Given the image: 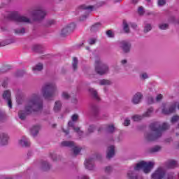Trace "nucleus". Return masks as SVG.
Instances as JSON below:
<instances>
[{"label": "nucleus", "mask_w": 179, "mask_h": 179, "mask_svg": "<svg viewBox=\"0 0 179 179\" xmlns=\"http://www.w3.org/2000/svg\"><path fill=\"white\" fill-rule=\"evenodd\" d=\"M43 108V101L40 99V94H32L27 99L24 110L18 112L20 120H26L27 115L34 113V111H40Z\"/></svg>", "instance_id": "f257e3e1"}, {"label": "nucleus", "mask_w": 179, "mask_h": 179, "mask_svg": "<svg viewBox=\"0 0 179 179\" xmlns=\"http://www.w3.org/2000/svg\"><path fill=\"white\" fill-rule=\"evenodd\" d=\"M150 129L151 131L146 133L145 138L148 142H153V141L159 139L163 135V131L169 129V124L164 123L160 125V123L155 122L150 125Z\"/></svg>", "instance_id": "f03ea898"}, {"label": "nucleus", "mask_w": 179, "mask_h": 179, "mask_svg": "<svg viewBox=\"0 0 179 179\" xmlns=\"http://www.w3.org/2000/svg\"><path fill=\"white\" fill-rule=\"evenodd\" d=\"M153 166H155V162H145L142 161L137 164L134 169H130L127 172V177L129 179H143L142 178V176L138 175V171L143 169V172L145 174H148V173H150L152 169H153Z\"/></svg>", "instance_id": "7ed1b4c3"}, {"label": "nucleus", "mask_w": 179, "mask_h": 179, "mask_svg": "<svg viewBox=\"0 0 179 179\" xmlns=\"http://www.w3.org/2000/svg\"><path fill=\"white\" fill-rule=\"evenodd\" d=\"M58 92L57 85L54 83H46L41 89V93L45 99H51Z\"/></svg>", "instance_id": "20e7f679"}, {"label": "nucleus", "mask_w": 179, "mask_h": 179, "mask_svg": "<svg viewBox=\"0 0 179 179\" xmlns=\"http://www.w3.org/2000/svg\"><path fill=\"white\" fill-rule=\"evenodd\" d=\"M95 71L98 75H106L108 72V66L102 62L99 57L95 59Z\"/></svg>", "instance_id": "39448f33"}, {"label": "nucleus", "mask_w": 179, "mask_h": 179, "mask_svg": "<svg viewBox=\"0 0 179 179\" xmlns=\"http://www.w3.org/2000/svg\"><path fill=\"white\" fill-rule=\"evenodd\" d=\"M8 19L17 23H30V18L24 15H20L16 12L10 13L8 15Z\"/></svg>", "instance_id": "423d86ee"}, {"label": "nucleus", "mask_w": 179, "mask_h": 179, "mask_svg": "<svg viewBox=\"0 0 179 179\" xmlns=\"http://www.w3.org/2000/svg\"><path fill=\"white\" fill-rule=\"evenodd\" d=\"M31 15L36 20H41L45 17L47 13L43 7H37L31 12Z\"/></svg>", "instance_id": "0eeeda50"}, {"label": "nucleus", "mask_w": 179, "mask_h": 179, "mask_svg": "<svg viewBox=\"0 0 179 179\" xmlns=\"http://www.w3.org/2000/svg\"><path fill=\"white\" fill-rule=\"evenodd\" d=\"M62 146L71 148L74 156H77V155H79V153H80V150H82L80 147L75 145V143H73V141H63L62 142Z\"/></svg>", "instance_id": "6e6552de"}, {"label": "nucleus", "mask_w": 179, "mask_h": 179, "mask_svg": "<svg viewBox=\"0 0 179 179\" xmlns=\"http://www.w3.org/2000/svg\"><path fill=\"white\" fill-rule=\"evenodd\" d=\"M152 113H153V108H150L143 115H134L131 117V120L134 122L141 121L143 118H146L147 117H150L152 115Z\"/></svg>", "instance_id": "1a4fd4ad"}, {"label": "nucleus", "mask_w": 179, "mask_h": 179, "mask_svg": "<svg viewBox=\"0 0 179 179\" xmlns=\"http://www.w3.org/2000/svg\"><path fill=\"white\" fill-rule=\"evenodd\" d=\"M162 113L165 115L173 114L176 113V103L167 104L163 103Z\"/></svg>", "instance_id": "9d476101"}, {"label": "nucleus", "mask_w": 179, "mask_h": 179, "mask_svg": "<svg viewBox=\"0 0 179 179\" xmlns=\"http://www.w3.org/2000/svg\"><path fill=\"white\" fill-rule=\"evenodd\" d=\"M132 44L128 41H121L120 42V48L124 54H128L131 51Z\"/></svg>", "instance_id": "9b49d317"}, {"label": "nucleus", "mask_w": 179, "mask_h": 179, "mask_svg": "<svg viewBox=\"0 0 179 179\" xmlns=\"http://www.w3.org/2000/svg\"><path fill=\"white\" fill-rule=\"evenodd\" d=\"M166 176V171L163 168H158L152 175V179H163Z\"/></svg>", "instance_id": "f8f14e48"}, {"label": "nucleus", "mask_w": 179, "mask_h": 179, "mask_svg": "<svg viewBox=\"0 0 179 179\" xmlns=\"http://www.w3.org/2000/svg\"><path fill=\"white\" fill-rule=\"evenodd\" d=\"M73 30H75V24H73L64 27L61 31L62 37H66V36H69Z\"/></svg>", "instance_id": "ddd939ff"}, {"label": "nucleus", "mask_w": 179, "mask_h": 179, "mask_svg": "<svg viewBox=\"0 0 179 179\" xmlns=\"http://www.w3.org/2000/svg\"><path fill=\"white\" fill-rule=\"evenodd\" d=\"M2 97L5 101L7 103V106L9 108H12V94H10V91L8 90H5L3 92Z\"/></svg>", "instance_id": "4468645a"}, {"label": "nucleus", "mask_w": 179, "mask_h": 179, "mask_svg": "<svg viewBox=\"0 0 179 179\" xmlns=\"http://www.w3.org/2000/svg\"><path fill=\"white\" fill-rule=\"evenodd\" d=\"M90 111L92 117L94 118H99V115H100V108L96 104H92L90 107Z\"/></svg>", "instance_id": "2eb2a0df"}, {"label": "nucleus", "mask_w": 179, "mask_h": 179, "mask_svg": "<svg viewBox=\"0 0 179 179\" xmlns=\"http://www.w3.org/2000/svg\"><path fill=\"white\" fill-rule=\"evenodd\" d=\"M87 170H94V159L93 158L87 159L85 162Z\"/></svg>", "instance_id": "dca6fc26"}, {"label": "nucleus", "mask_w": 179, "mask_h": 179, "mask_svg": "<svg viewBox=\"0 0 179 179\" xmlns=\"http://www.w3.org/2000/svg\"><path fill=\"white\" fill-rule=\"evenodd\" d=\"M8 141H9V136H8L6 133H1L0 134V145H1V146L8 145Z\"/></svg>", "instance_id": "f3484780"}, {"label": "nucleus", "mask_w": 179, "mask_h": 179, "mask_svg": "<svg viewBox=\"0 0 179 179\" xmlns=\"http://www.w3.org/2000/svg\"><path fill=\"white\" fill-rule=\"evenodd\" d=\"M19 145L22 146V148H29L30 146V141L26 136H23L20 140H19Z\"/></svg>", "instance_id": "a211bd4d"}, {"label": "nucleus", "mask_w": 179, "mask_h": 179, "mask_svg": "<svg viewBox=\"0 0 179 179\" xmlns=\"http://www.w3.org/2000/svg\"><path fill=\"white\" fill-rule=\"evenodd\" d=\"M143 95L140 92H137L132 98V103L133 104H139L141 103V100H142Z\"/></svg>", "instance_id": "6ab92c4d"}, {"label": "nucleus", "mask_w": 179, "mask_h": 179, "mask_svg": "<svg viewBox=\"0 0 179 179\" xmlns=\"http://www.w3.org/2000/svg\"><path fill=\"white\" fill-rule=\"evenodd\" d=\"M68 125L69 127L73 128L75 132H77L80 136H82V135H83V131H80V128L75 127V123L73 122H69Z\"/></svg>", "instance_id": "aec40b11"}, {"label": "nucleus", "mask_w": 179, "mask_h": 179, "mask_svg": "<svg viewBox=\"0 0 179 179\" xmlns=\"http://www.w3.org/2000/svg\"><path fill=\"white\" fill-rule=\"evenodd\" d=\"M114 155H115V148L113 145H110L108 148L106 157L107 159H111L114 157Z\"/></svg>", "instance_id": "412c9836"}, {"label": "nucleus", "mask_w": 179, "mask_h": 179, "mask_svg": "<svg viewBox=\"0 0 179 179\" xmlns=\"http://www.w3.org/2000/svg\"><path fill=\"white\" fill-rule=\"evenodd\" d=\"M80 8L82 10H85V13H87V15H89V13H90V12H92L93 10V9L94 8V6H81Z\"/></svg>", "instance_id": "4be33fe9"}, {"label": "nucleus", "mask_w": 179, "mask_h": 179, "mask_svg": "<svg viewBox=\"0 0 179 179\" xmlns=\"http://www.w3.org/2000/svg\"><path fill=\"white\" fill-rule=\"evenodd\" d=\"M32 71L34 73H37V72L43 71V64L38 63V64L32 67Z\"/></svg>", "instance_id": "5701e85b"}, {"label": "nucleus", "mask_w": 179, "mask_h": 179, "mask_svg": "<svg viewBox=\"0 0 179 179\" xmlns=\"http://www.w3.org/2000/svg\"><path fill=\"white\" fill-rule=\"evenodd\" d=\"M41 169L43 171H48L51 169V165L47 162V161L42 162Z\"/></svg>", "instance_id": "b1692460"}, {"label": "nucleus", "mask_w": 179, "mask_h": 179, "mask_svg": "<svg viewBox=\"0 0 179 179\" xmlns=\"http://www.w3.org/2000/svg\"><path fill=\"white\" fill-rule=\"evenodd\" d=\"M167 166L169 169H174L178 167V163L176 160H170L168 162Z\"/></svg>", "instance_id": "393cba45"}, {"label": "nucleus", "mask_w": 179, "mask_h": 179, "mask_svg": "<svg viewBox=\"0 0 179 179\" xmlns=\"http://www.w3.org/2000/svg\"><path fill=\"white\" fill-rule=\"evenodd\" d=\"M38 131H40V125L34 126L31 129V134L34 136H36V135H37L38 134Z\"/></svg>", "instance_id": "a878e982"}, {"label": "nucleus", "mask_w": 179, "mask_h": 179, "mask_svg": "<svg viewBox=\"0 0 179 179\" xmlns=\"http://www.w3.org/2000/svg\"><path fill=\"white\" fill-rule=\"evenodd\" d=\"M62 107V103H61L60 101H57L55 103L54 111L55 113H58V111H60Z\"/></svg>", "instance_id": "bb28decb"}, {"label": "nucleus", "mask_w": 179, "mask_h": 179, "mask_svg": "<svg viewBox=\"0 0 179 179\" xmlns=\"http://www.w3.org/2000/svg\"><path fill=\"white\" fill-rule=\"evenodd\" d=\"M123 30L124 33H131V31L129 30V24L125 20L123 21Z\"/></svg>", "instance_id": "cd10ccee"}, {"label": "nucleus", "mask_w": 179, "mask_h": 179, "mask_svg": "<svg viewBox=\"0 0 179 179\" xmlns=\"http://www.w3.org/2000/svg\"><path fill=\"white\" fill-rule=\"evenodd\" d=\"M160 150H162V147L159 145H155L150 148L149 152L150 153H157V152H160Z\"/></svg>", "instance_id": "c85d7f7f"}, {"label": "nucleus", "mask_w": 179, "mask_h": 179, "mask_svg": "<svg viewBox=\"0 0 179 179\" xmlns=\"http://www.w3.org/2000/svg\"><path fill=\"white\" fill-rule=\"evenodd\" d=\"M90 92L93 96L95 100H100V97H99V95L97 94V91H96V90L91 88L90 89Z\"/></svg>", "instance_id": "c756f323"}, {"label": "nucleus", "mask_w": 179, "mask_h": 179, "mask_svg": "<svg viewBox=\"0 0 179 179\" xmlns=\"http://www.w3.org/2000/svg\"><path fill=\"white\" fill-rule=\"evenodd\" d=\"M150 30H152V24H148V23L145 24L144 26L143 32L149 33V31H150Z\"/></svg>", "instance_id": "7c9ffc66"}, {"label": "nucleus", "mask_w": 179, "mask_h": 179, "mask_svg": "<svg viewBox=\"0 0 179 179\" xmlns=\"http://www.w3.org/2000/svg\"><path fill=\"white\" fill-rule=\"evenodd\" d=\"M6 120V114L5 112L0 109V122H2Z\"/></svg>", "instance_id": "2f4dec72"}, {"label": "nucleus", "mask_w": 179, "mask_h": 179, "mask_svg": "<svg viewBox=\"0 0 179 179\" xmlns=\"http://www.w3.org/2000/svg\"><path fill=\"white\" fill-rule=\"evenodd\" d=\"M15 34H24L26 33V29L24 28H20L15 29Z\"/></svg>", "instance_id": "473e14b6"}, {"label": "nucleus", "mask_w": 179, "mask_h": 179, "mask_svg": "<svg viewBox=\"0 0 179 179\" xmlns=\"http://www.w3.org/2000/svg\"><path fill=\"white\" fill-rule=\"evenodd\" d=\"M73 69L76 71L78 69V58L73 57Z\"/></svg>", "instance_id": "72a5a7b5"}, {"label": "nucleus", "mask_w": 179, "mask_h": 179, "mask_svg": "<svg viewBox=\"0 0 179 179\" xmlns=\"http://www.w3.org/2000/svg\"><path fill=\"white\" fill-rule=\"evenodd\" d=\"M101 24L100 22H97L96 24L92 25L91 27L92 31H96L99 29V27H101Z\"/></svg>", "instance_id": "f704fd0d"}, {"label": "nucleus", "mask_w": 179, "mask_h": 179, "mask_svg": "<svg viewBox=\"0 0 179 179\" xmlns=\"http://www.w3.org/2000/svg\"><path fill=\"white\" fill-rule=\"evenodd\" d=\"M96 42H97V38H90L88 40V44H90V45H94V44H96Z\"/></svg>", "instance_id": "c9c22d12"}, {"label": "nucleus", "mask_w": 179, "mask_h": 179, "mask_svg": "<svg viewBox=\"0 0 179 179\" xmlns=\"http://www.w3.org/2000/svg\"><path fill=\"white\" fill-rule=\"evenodd\" d=\"M99 84H100L101 85H111V81L103 79V80H101L99 81Z\"/></svg>", "instance_id": "e433bc0d"}, {"label": "nucleus", "mask_w": 179, "mask_h": 179, "mask_svg": "<svg viewBox=\"0 0 179 179\" xmlns=\"http://www.w3.org/2000/svg\"><path fill=\"white\" fill-rule=\"evenodd\" d=\"M159 28L160 30H167L169 29V24H160Z\"/></svg>", "instance_id": "4c0bfd02"}, {"label": "nucleus", "mask_w": 179, "mask_h": 179, "mask_svg": "<svg viewBox=\"0 0 179 179\" xmlns=\"http://www.w3.org/2000/svg\"><path fill=\"white\" fill-rule=\"evenodd\" d=\"M95 129H96V126L90 125L88 130H87V134H93V132H94Z\"/></svg>", "instance_id": "58836bf2"}, {"label": "nucleus", "mask_w": 179, "mask_h": 179, "mask_svg": "<svg viewBox=\"0 0 179 179\" xmlns=\"http://www.w3.org/2000/svg\"><path fill=\"white\" fill-rule=\"evenodd\" d=\"M62 99H64V100H68L71 97V96L69 95V94H68V92H63L62 94Z\"/></svg>", "instance_id": "ea45409f"}, {"label": "nucleus", "mask_w": 179, "mask_h": 179, "mask_svg": "<svg viewBox=\"0 0 179 179\" xmlns=\"http://www.w3.org/2000/svg\"><path fill=\"white\" fill-rule=\"evenodd\" d=\"M138 15H140V16H143V15H145V8H143V7H142V6H140L138 8Z\"/></svg>", "instance_id": "a19ab883"}, {"label": "nucleus", "mask_w": 179, "mask_h": 179, "mask_svg": "<svg viewBox=\"0 0 179 179\" xmlns=\"http://www.w3.org/2000/svg\"><path fill=\"white\" fill-rule=\"evenodd\" d=\"M107 131H108V132L113 134V132H114V131H115V127H114V125H113V124L109 125V126H108Z\"/></svg>", "instance_id": "79ce46f5"}, {"label": "nucleus", "mask_w": 179, "mask_h": 179, "mask_svg": "<svg viewBox=\"0 0 179 179\" xmlns=\"http://www.w3.org/2000/svg\"><path fill=\"white\" fill-rule=\"evenodd\" d=\"M12 43H13V41H6L0 42V45L1 47H5V45H8V44H12Z\"/></svg>", "instance_id": "37998d69"}, {"label": "nucleus", "mask_w": 179, "mask_h": 179, "mask_svg": "<svg viewBox=\"0 0 179 179\" xmlns=\"http://www.w3.org/2000/svg\"><path fill=\"white\" fill-rule=\"evenodd\" d=\"M71 120L73 122H76L79 120V115L78 114H74L71 116Z\"/></svg>", "instance_id": "c03bdc74"}, {"label": "nucleus", "mask_w": 179, "mask_h": 179, "mask_svg": "<svg viewBox=\"0 0 179 179\" xmlns=\"http://www.w3.org/2000/svg\"><path fill=\"white\" fill-rule=\"evenodd\" d=\"M174 173L171 172L167 173L166 175V179H174L175 178Z\"/></svg>", "instance_id": "a18cd8bd"}, {"label": "nucleus", "mask_w": 179, "mask_h": 179, "mask_svg": "<svg viewBox=\"0 0 179 179\" xmlns=\"http://www.w3.org/2000/svg\"><path fill=\"white\" fill-rule=\"evenodd\" d=\"M106 35L110 38H113L114 37V33L111 30H108L106 31Z\"/></svg>", "instance_id": "49530a36"}, {"label": "nucleus", "mask_w": 179, "mask_h": 179, "mask_svg": "<svg viewBox=\"0 0 179 179\" xmlns=\"http://www.w3.org/2000/svg\"><path fill=\"white\" fill-rule=\"evenodd\" d=\"M52 24H55V20H50L47 22L46 26L48 27L50 26H52Z\"/></svg>", "instance_id": "de8ad7c7"}, {"label": "nucleus", "mask_w": 179, "mask_h": 179, "mask_svg": "<svg viewBox=\"0 0 179 179\" xmlns=\"http://www.w3.org/2000/svg\"><path fill=\"white\" fill-rule=\"evenodd\" d=\"M130 124H131V120L129 119H128V118H126L124 120V127H128Z\"/></svg>", "instance_id": "09e8293b"}, {"label": "nucleus", "mask_w": 179, "mask_h": 179, "mask_svg": "<svg viewBox=\"0 0 179 179\" xmlns=\"http://www.w3.org/2000/svg\"><path fill=\"white\" fill-rule=\"evenodd\" d=\"M177 121H179V116H173L172 118H171V122L173 124H174V122H177Z\"/></svg>", "instance_id": "8fccbe9b"}, {"label": "nucleus", "mask_w": 179, "mask_h": 179, "mask_svg": "<svg viewBox=\"0 0 179 179\" xmlns=\"http://www.w3.org/2000/svg\"><path fill=\"white\" fill-rule=\"evenodd\" d=\"M140 78L141 79H148V78H149V76H148V73H143L140 75Z\"/></svg>", "instance_id": "3c124183"}, {"label": "nucleus", "mask_w": 179, "mask_h": 179, "mask_svg": "<svg viewBox=\"0 0 179 179\" xmlns=\"http://www.w3.org/2000/svg\"><path fill=\"white\" fill-rule=\"evenodd\" d=\"M164 5H166V0H158L159 6H163Z\"/></svg>", "instance_id": "603ef678"}, {"label": "nucleus", "mask_w": 179, "mask_h": 179, "mask_svg": "<svg viewBox=\"0 0 179 179\" xmlns=\"http://www.w3.org/2000/svg\"><path fill=\"white\" fill-rule=\"evenodd\" d=\"M163 99V95L159 94L156 97V101L159 103V101H162V99Z\"/></svg>", "instance_id": "864d4df0"}, {"label": "nucleus", "mask_w": 179, "mask_h": 179, "mask_svg": "<svg viewBox=\"0 0 179 179\" xmlns=\"http://www.w3.org/2000/svg\"><path fill=\"white\" fill-rule=\"evenodd\" d=\"M129 26H131V28L134 30H136V29H138V25L136 23H129Z\"/></svg>", "instance_id": "5fc2aeb1"}, {"label": "nucleus", "mask_w": 179, "mask_h": 179, "mask_svg": "<svg viewBox=\"0 0 179 179\" xmlns=\"http://www.w3.org/2000/svg\"><path fill=\"white\" fill-rule=\"evenodd\" d=\"M111 171H113V168H111V166H107L105 169V172L106 173H111Z\"/></svg>", "instance_id": "6e6d98bb"}, {"label": "nucleus", "mask_w": 179, "mask_h": 179, "mask_svg": "<svg viewBox=\"0 0 179 179\" xmlns=\"http://www.w3.org/2000/svg\"><path fill=\"white\" fill-rule=\"evenodd\" d=\"M39 48H40V45H35L32 47L33 51H36V52L38 51Z\"/></svg>", "instance_id": "4d7b16f0"}, {"label": "nucleus", "mask_w": 179, "mask_h": 179, "mask_svg": "<svg viewBox=\"0 0 179 179\" xmlns=\"http://www.w3.org/2000/svg\"><path fill=\"white\" fill-rule=\"evenodd\" d=\"M148 104H152L155 103V99H153V97L150 96V98H148Z\"/></svg>", "instance_id": "13d9d810"}, {"label": "nucleus", "mask_w": 179, "mask_h": 179, "mask_svg": "<svg viewBox=\"0 0 179 179\" xmlns=\"http://www.w3.org/2000/svg\"><path fill=\"white\" fill-rule=\"evenodd\" d=\"M87 17V15H83L82 17H80V20L83 22V20H86Z\"/></svg>", "instance_id": "bf43d9fd"}, {"label": "nucleus", "mask_w": 179, "mask_h": 179, "mask_svg": "<svg viewBox=\"0 0 179 179\" xmlns=\"http://www.w3.org/2000/svg\"><path fill=\"white\" fill-rule=\"evenodd\" d=\"M51 158L54 162L57 161V155L55 154L51 155Z\"/></svg>", "instance_id": "052dcab7"}, {"label": "nucleus", "mask_w": 179, "mask_h": 179, "mask_svg": "<svg viewBox=\"0 0 179 179\" xmlns=\"http://www.w3.org/2000/svg\"><path fill=\"white\" fill-rule=\"evenodd\" d=\"M1 85L3 87H6V86H8V81L3 82Z\"/></svg>", "instance_id": "680f3d73"}, {"label": "nucleus", "mask_w": 179, "mask_h": 179, "mask_svg": "<svg viewBox=\"0 0 179 179\" xmlns=\"http://www.w3.org/2000/svg\"><path fill=\"white\" fill-rule=\"evenodd\" d=\"M127 59H123V60H122L121 61V64H122V65H125V64H127Z\"/></svg>", "instance_id": "e2e57ef3"}, {"label": "nucleus", "mask_w": 179, "mask_h": 179, "mask_svg": "<svg viewBox=\"0 0 179 179\" xmlns=\"http://www.w3.org/2000/svg\"><path fill=\"white\" fill-rule=\"evenodd\" d=\"M72 102L74 103V104H76L78 103V99L75 98L73 99Z\"/></svg>", "instance_id": "0e129e2a"}, {"label": "nucleus", "mask_w": 179, "mask_h": 179, "mask_svg": "<svg viewBox=\"0 0 179 179\" xmlns=\"http://www.w3.org/2000/svg\"><path fill=\"white\" fill-rule=\"evenodd\" d=\"M63 132H64V134H66V135H69V131H68V130H64L63 129Z\"/></svg>", "instance_id": "69168bd1"}, {"label": "nucleus", "mask_w": 179, "mask_h": 179, "mask_svg": "<svg viewBox=\"0 0 179 179\" xmlns=\"http://www.w3.org/2000/svg\"><path fill=\"white\" fill-rule=\"evenodd\" d=\"M80 179H90L89 177L86 176H83L80 178Z\"/></svg>", "instance_id": "338daca9"}, {"label": "nucleus", "mask_w": 179, "mask_h": 179, "mask_svg": "<svg viewBox=\"0 0 179 179\" xmlns=\"http://www.w3.org/2000/svg\"><path fill=\"white\" fill-rule=\"evenodd\" d=\"M20 72H22L21 71H18L17 72V76H22V74H20Z\"/></svg>", "instance_id": "774afa93"}]
</instances>
